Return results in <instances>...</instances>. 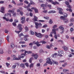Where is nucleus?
Segmentation results:
<instances>
[{"label":"nucleus","instance_id":"f257e3e1","mask_svg":"<svg viewBox=\"0 0 74 74\" xmlns=\"http://www.w3.org/2000/svg\"><path fill=\"white\" fill-rule=\"evenodd\" d=\"M46 63H45L44 65V66H47V63L50 65L52 64V62L51 61V60L49 58H47L46 59Z\"/></svg>","mask_w":74,"mask_h":74},{"label":"nucleus","instance_id":"f03ea898","mask_svg":"<svg viewBox=\"0 0 74 74\" xmlns=\"http://www.w3.org/2000/svg\"><path fill=\"white\" fill-rule=\"evenodd\" d=\"M19 31H15V32H16V33H18V34H19L20 32H21L22 31V30H23V28L22 27V25L21 24H19L18 25V26Z\"/></svg>","mask_w":74,"mask_h":74},{"label":"nucleus","instance_id":"7ed1b4c3","mask_svg":"<svg viewBox=\"0 0 74 74\" xmlns=\"http://www.w3.org/2000/svg\"><path fill=\"white\" fill-rule=\"evenodd\" d=\"M11 57H12V58H13L14 60H21V56L20 55H19L18 56V58H16V56H15L13 54L11 55Z\"/></svg>","mask_w":74,"mask_h":74},{"label":"nucleus","instance_id":"20e7f679","mask_svg":"<svg viewBox=\"0 0 74 74\" xmlns=\"http://www.w3.org/2000/svg\"><path fill=\"white\" fill-rule=\"evenodd\" d=\"M60 19L61 20H63L64 23H68L69 20L65 18L63 16H61L60 17Z\"/></svg>","mask_w":74,"mask_h":74},{"label":"nucleus","instance_id":"39448f33","mask_svg":"<svg viewBox=\"0 0 74 74\" xmlns=\"http://www.w3.org/2000/svg\"><path fill=\"white\" fill-rule=\"evenodd\" d=\"M35 24L36 29H38V27L40 28L42 26V24L41 23H38L36 22Z\"/></svg>","mask_w":74,"mask_h":74},{"label":"nucleus","instance_id":"423d86ee","mask_svg":"<svg viewBox=\"0 0 74 74\" xmlns=\"http://www.w3.org/2000/svg\"><path fill=\"white\" fill-rule=\"evenodd\" d=\"M65 3L66 4V5L67 7L68 8H71V6L69 5L70 3H69V2L67 1H66Z\"/></svg>","mask_w":74,"mask_h":74},{"label":"nucleus","instance_id":"0eeeda50","mask_svg":"<svg viewBox=\"0 0 74 74\" xmlns=\"http://www.w3.org/2000/svg\"><path fill=\"white\" fill-rule=\"evenodd\" d=\"M35 36H36L37 37L39 38H41L42 34H41L40 33L38 34V33L35 32Z\"/></svg>","mask_w":74,"mask_h":74},{"label":"nucleus","instance_id":"6e6552de","mask_svg":"<svg viewBox=\"0 0 74 74\" xmlns=\"http://www.w3.org/2000/svg\"><path fill=\"white\" fill-rule=\"evenodd\" d=\"M52 31L53 32V34H55L54 35L55 38V39H58V36L56 35V31H55V30L52 29Z\"/></svg>","mask_w":74,"mask_h":74},{"label":"nucleus","instance_id":"1a4fd4ad","mask_svg":"<svg viewBox=\"0 0 74 74\" xmlns=\"http://www.w3.org/2000/svg\"><path fill=\"white\" fill-rule=\"evenodd\" d=\"M57 9L58 11H59V13L60 14H63V12H62V11H63V9L61 8H58Z\"/></svg>","mask_w":74,"mask_h":74},{"label":"nucleus","instance_id":"9d476101","mask_svg":"<svg viewBox=\"0 0 74 74\" xmlns=\"http://www.w3.org/2000/svg\"><path fill=\"white\" fill-rule=\"evenodd\" d=\"M32 56H34V58L36 60L37 59V58H38V56L37 55V54H34L33 53L32 55Z\"/></svg>","mask_w":74,"mask_h":74},{"label":"nucleus","instance_id":"9b49d317","mask_svg":"<svg viewBox=\"0 0 74 74\" xmlns=\"http://www.w3.org/2000/svg\"><path fill=\"white\" fill-rule=\"evenodd\" d=\"M29 37V36L27 35H26L24 36V40H25V41H27V40H28V39L27 38V37Z\"/></svg>","mask_w":74,"mask_h":74},{"label":"nucleus","instance_id":"f8f14e48","mask_svg":"<svg viewBox=\"0 0 74 74\" xmlns=\"http://www.w3.org/2000/svg\"><path fill=\"white\" fill-rule=\"evenodd\" d=\"M63 51H58V55L60 56H63L62 55V54H63Z\"/></svg>","mask_w":74,"mask_h":74},{"label":"nucleus","instance_id":"ddd939ff","mask_svg":"<svg viewBox=\"0 0 74 74\" xmlns=\"http://www.w3.org/2000/svg\"><path fill=\"white\" fill-rule=\"evenodd\" d=\"M59 29H61L62 30V32H60V34H63L64 33V27H62V26H60L59 27Z\"/></svg>","mask_w":74,"mask_h":74},{"label":"nucleus","instance_id":"4468645a","mask_svg":"<svg viewBox=\"0 0 74 74\" xmlns=\"http://www.w3.org/2000/svg\"><path fill=\"white\" fill-rule=\"evenodd\" d=\"M15 8H13L12 10H9L8 11V12H11L12 14H14V11L15 10Z\"/></svg>","mask_w":74,"mask_h":74},{"label":"nucleus","instance_id":"2eb2a0df","mask_svg":"<svg viewBox=\"0 0 74 74\" xmlns=\"http://www.w3.org/2000/svg\"><path fill=\"white\" fill-rule=\"evenodd\" d=\"M52 62L53 64H55L56 65H58V64H59L58 62L54 60H52Z\"/></svg>","mask_w":74,"mask_h":74},{"label":"nucleus","instance_id":"dca6fc26","mask_svg":"<svg viewBox=\"0 0 74 74\" xmlns=\"http://www.w3.org/2000/svg\"><path fill=\"white\" fill-rule=\"evenodd\" d=\"M34 18H33L32 20L33 21H38L37 19H38V18L36 17V16H34Z\"/></svg>","mask_w":74,"mask_h":74},{"label":"nucleus","instance_id":"f3484780","mask_svg":"<svg viewBox=\"0 0 74 74\" xmlns=\"http://www.w3.org/2000/svg\"><path fill=\"white\" fill-rule=\"evenodd\" d=\"M52 45H50V46L49 45H47L46 46V48H47V49H51V48L52 47Z\"/></svg>","mask_w":74,"mask_h":74},{"label":"nucleus","instance_id":"a211bd4d","mask_svg":"<svg viewBox=\"0 0 74 74\" xmlns=\"http://www.w3.org/2000/svg\"><path fill=\"white\" fill-rule=\"evenodd\" d=\"M62 48L64 49L65 51H67V50L68 49V48L67 47L64 46L62 47Z\"/></svg>","mask_w":74,"mask_h":74},{"label":"nucleus","instance_id":"6ab92c4d","mask_svg":"<svg viewBox=\"0 0 74 74\" xmlns=\"http://www.w3.org/2000/svg\"><path fill=\"white\" fill-rule=\"evenodd\" d=\"M10 46L11 48L13 49L14 48V47H15V45H14V43H12L10 44Z\"/></svg>","mask_w":74,"mask_h":74},{"label":"nucleus","instance_id":"aec40b11","mask_svg":"<svg viewBox=\"0 0 74 74\" xmlns=\"http://www.w3.org/2000/svg\"><path fill=\"white\" fill-rule=\"evenodd\" d=\"M20 67H22L23 69H24L25 67V64L22 63L20 65Z\"/></svg>","mask_w":74,"mask_h":74},{"label":"nucleus","instance_id":"412c9836","mask_svg":"<svg viewBox=\"0 0 74 74\" xmlns=\"http://www.w3.org/2000/svg\"><path fill=\"white\" fill-rule=\"evenodd\" d=\"M52 4H54V5H55V4H59V3L58 2L56 1L55 2H54L53 1Z\"/></svg>","mask_w":74,"mask_h":74},{"label":"nucleus","instance_id":"4be33fe9","mask_svg":"<svg viewBox=\"0 0 74 74\" xmlns=\"http://www.w3.org/2000/svg\"><path fill=\"white\" fill-rule=\"evenodd\" d=\"M1 12H2V13H3V12L5 8L4 7H2L1 8Z\"/></svg>","mask_w":74,"mask_h":74},{"label":"nucleus","instance_id":"5701e85b","mask_svg":"<svg viewBox=\"0 0 74 74\" xmlns=\"http://www.w3.org/2000/svg\"><path fill=\"white\" fill-rule=\"evenodd\" d=\"M8 15L10 17H11V14L10 13H7V14H5L6 16H8Z\"/></svg>","mask_w":74,"mask_h":74},{"label":"nucleus","instance_id":"b1692460","mask_svg":"<svg viewBox=\"0 0 74 74\" xmlns=\"http://www.w3.org/2000/svg\"><path fill=\"white\" fill-rule=\"evenodd\" d=\"M56 12V11H53V10H51L49 11V13H55Z\"/></svg>","mask_w":74,"mask_h":74},{"label":"nucleus","instance_id":"393cba45","mask_svg":"<svg viewBox=\"0 0 74 74\" xmlns=\"http://www.w3.org/2000/svg\"><path fill=\"white\" fill-rule=\"evenodd\" d=\"M3 50L1 49H0V54H3Z\"/></svg>","mask_w":74,"mask_h":74},{"label":"nucleus","instance_id":"a878e982","mask_svg":"<svg viewBox=\"0 0 74 74\" xmlns=\"http://www.w3.org/2000/svg\"><path fill=\"white\" fill-rule=\"evenodd\" d=\"M34 67V64L32 63L29 65V68L31 69L32 67Z\"/></svg>","mask_w":74,"mask_h":74},{"label":"nucleus","instance_id":"bb28decb","mask_svg":"<svg viewBox=\"0 0 74 74\" xmlns=\"http://www.w3.org/2000/svg\"><path fill=\"white\" fill-rule=\"evenodd\" d=\"M30 1L31 4H32V5H34V4H35V3L33 2V1L32 0H30Z\"/></svg>","mask_w":74,"mask_h":74},{"label":"nucleus","instance_id":"cd10ccee","mask_svg":"<svg viewBox=\"0 0 74 74\" xmlns=\"http://www.w3.org/2000/svg\"><path fill=\"white\" fill-rule=\"evenodd\" d=\"M3 39L2 38H0V46L1 45V43H2V41H3Z\"/></svg>","mask_w":74,"mask_h":74},{"label":"nucleus","instance_id":"c85d7f7f","mask_svg":"<svg viewBox=\"0 0 74 74\" xmlns=\"http://www.w3.org/2000/svg\"><path fill=\"white\" fill-rule=\"evenodd\" d=\"M64 16L65 18H67V16H68V14L66 13H65L64 14Z\"/></svg>","mask_w":74,"mask_h":74},{"label":"nucleus","instance_id":"c756f323","mask_svg":"<svg viewBox=\"0 0 74 74\" xmlns=\"http://www.w3.org/2000/svg\"><path fill=\"white\" fill-rule=\"evenodd\" d=\"M35 13H38V10L37 8H35L34 10Z\"/></svg>","mask_w":74,"mask_h":74},{"label":"nucleus","instance_id":"7c9ffc66","mask_svg":"<svg viewBox=\"0 0 74 74\" xmlns=\"http://www.w3.org/2000/svg\"><path fill=\"white\" fill-rule=\"evenodd\" d=\"M10 38V36H8L7 37V40L8 41V42H10V41H9V38Z\"/></svg>","mask_w":74,"mask_h":74},{"label":"nucleus","instance_id":"2f4dec72","mask_svg":"<svg viewBox=\"0 0 74 74\" xmlns=\"http://www.w3.org/2000/svg\"><path fill=\"white\" fill-rule=\"evenodd\" d=\"M43 52H44V51H43V50L42 49H40L39 51V53H42Z\"/></svg>","mask_w":74,"mask_h":74},{"label":"nucleus","instance_id":"473e14b6","mask_svg":"<svg viewBox=\"0 0 74 74\" xmlns=\"http://www.w3.org/2000/svg\"><path fill=\"white\" fill-rule=\"evenodd\" d=\"M30 33L32 35H34V34H35L34 32H33V31H30Z\"/></svg>","mask_w":74,"mask_h":74},{"label":"nucleus","instance_id":"72a5a7b5","mask_svg":"<svg viewBox=\"0 0 74 74\" xmlns=\"http://www.w3.org/2000/svg\"><path fill=\"white\" fill-rule=\"evenodd\" d=\"M21 20L23 21H24L25 20V17H23L21 18Z\"/></svg>","mask_w":74,"mask_h":74},{"label":"nucleus","instance_id":"f704fd0d","mask_svg":"<svg viewBox=\"0 0 74 74\" xmlns=\"http://www.w3.org/2000/svg\"><path fill=\"white\" fill-rule=\"evenodd\" d=\"M19 43L20 44H25V42L20 41Z\"/></svg>","mask_w":74,"mask_h":74},{"label":"nucleus","instance_id":"c9c22d12","mask_svg":"<svg viewBox=\"0 0 74 74\" xmlns=\"http://www.w3.org/2000/svg\"><path fill=\"white\" fill-rule=\"evenodd\" d=\"M32 59H33V58L32 57H31L30 58L29 60V62H30L31 63H32Z\"/></svg>","mask_w":74,"mask_h":74},{"label":"nucleus","instance_id":"e433bc0d","mask_svg":"<svg viewBox=\"0 0 74 74\" xmlns=\"http://www.w3.org/2000/svg\"><path fill=\"white\" fill-rule=\"evenodd\" d=\"M25 30L26 31H28L29 30V28L27 26L25 27Z\"/></svg>","mask_w":74,"mask_h":74},{"label":"nucleus","instance_id":"4c0bfd02","mask_svg":"<svg viewBox=\"0 0 74 74\" xmlns=\"http://www.w3.org/2000/svg\"><path fill=\"white\" fill-rule=\"evenodd\" d=\"M6 65L7 67H9V66L10 65V64L8 63H6Z\"/></svg>","mask_w":74,"mask_h":74},{"label":"nucleus","instance_id":"58836bf2","mask_svg":"<svg viewBox=\"0 0 74 74\" xmlns=\"http://www.w3.org/2000/svg\"><path fill=\"white\" fill-rule=\"evenodd\" d=\"M47 2H50V3H52V1H53L52 0H46Z\"/></svg>","mask_w":74,"mask_h":74},{"label":"nucleus","instance_id":"ea45409f","mask_svg":"<svg viewBox=\"0 0 74 74\" xmlns=\"http://www.w3.org/2000/svg\"><path fill=\"white\" fill-rule=\"evenodd\" d=\"M74 19L73 18H71L70 20V22H74Z\"/></svg>","mask_w":74,"mask_h":74},{"label":"nucleus","instance_id":"a19ab883","mask_svg":"<svg viewBox=\"0 0 74 74\" xmlns=\"http://www.w3.org/2000/svg\"><path fill=\"white\" fill-rule=\"evenodd\" d=\"M53 23V22L52 21V19H50L49 21V23L50 24H52Z\"/></svg>","mask_w":74,"mask_h":74},{"label":"nucleus","instance_id":"79ce46f5","mask_svg":"<svg viewBox=\"0 0 74 74\" xmlns=\"http://www.w3.org/2000/svg\"><path fill=\"white\" fill-rule=\"evenodd\" d=\"M41 42H42V44H46L47 43V42H45L44 41H41Z\"/></svg>","mask_w":74,"mask_h":74},{"label":"nucleus","instance_id":"37998d69","mask_svg":"<svg viewBox=\"0 0 74 74\" xmlns=\"http://www.w3.org/2000/svg\"><path fill=\"white\" fill-rule=\"evenodd\" d=\"M24 36L23 34L21 33L20 34H19L18 35V36H19V37H21V36Z\"/></svg>","mask_w":74,"mask_h":74},{"label":"nucleus","instance_id":"c03bdc74","mask_svg":"<svg viewBox=\"0 0 74 74\" xmlns=\"http://www.w3.org/2000/svg\"><path fill=\"white\" fill-rule=\"evenodd\" d=\"M16 65H13L12 67V68L14 69H15V68L16 67Z\"/></svg>","mask_w":74,"mask_h":74},{"label":"nucleus","instance_id":"a18cd8bd","mask_svg":"<svg viewBox=\"0 0 74 74\" xmlns=\"http://www.w3.org/2000/svg\"><path fill=\"white\" fill-rule=\"evenodd\" d=\"M22 55H23V56H22L21 57V58H25V55L24 54H21V56H22Z\"/></svg>","mask_w":74,"mask_h":74},{"label":"nucleus","instance_id":"49530a36","mask_svg":"<svg viewBox=\"0 0 74 74\" xmlns=\"http://www.w3.org/2000/svg\"><path fill=\"white\" fill-rule=\"evenodd\" d=\"M45 6V5L42 4L41 5V7H44Z\"/></svg>","mask_w":74,"mask_h":74},{"label":"nucleus","instance_id":"de8ad7c7","mask_svg":"<svg viewBox=\"0 0 74 74\" xmlns=\"http://www.w3.org/2000/svg\"><path fill=\"white\" fill-rule=\"evenodd\" d=\"M27 10H28V11H30V12H33V10H31V9H29V8H27Z\"/></svg>","mask_w":74,"mask_h":74},{"label":"nucleus","instance_id":"09e8293b","mask_svg":"<svg viewBox=\"0 0 74 74\" xmlns=\"http://www.w3.org/2000/svg\"><path fill=\"white\" fill-rule=\"evenodd\" d=\"M20 14L21 15V16H22V15H23V12L21 11L20 12Z\"/></svg>","mask_w":74,"mask_h":74},{"label":"nucleus","instance_id":"8fccbe9b","mask_svg":"<svg viewBox=\"0 0 74 74\" xmlns=\"http://www.w3.org/2000/svg\"><path fill=\"white\" fill-rule=\"evenodd\" d=\"M29 15L30 16L32 17L33 16V13L32 12H30L29 13Z\"/></svg>","mask_w":74,"mask_h":74},{"label":"nucleus","instance_id":"3c124183","mask_svg":"<svg viewBox=\"0 0 74 74\" xmlns=\"http://www.w3.org/2000/svg\"><path fill=\"white\" fill-rule=\"evenodd\" d=\"M12 25L14 26H16V23H13Z\"/></svg>","mask_w":74,"mask_h":74},{"label":"nucleus","instance_id":"603ef678","mask_svg":"<svg viewBox=\"0 0 74 74\" xmlns=\"http://www.w3.org/2000/svg\"><path fill=\"white\" fill-rule=\"evenodd\" d=\"M0 73H3V74H5V71H0Z\"/></svg>","mask_w":74,"mask_h":74},{"label":"nucleus","instance_id":"864d4df0","mask_svg":"<svg viewBox=\"0 0 74 74\" xmlns=\"http://www.w3.org/2000/svg\"><path fill=\"white\" fill-rule=\"evenodd\" d=\"M25 65H26V66L27 67H29V64H28V63H25Z\"/></svg>","mask_w":74,"mask_h":74},{"label":"nucleus","instance_id":"5fc2aeb1","mask_svg":"<svg viewBox=\"0 0 74 74\" xmlns=\"http://www.w3.org/2000/svg\"><path fill=\"white\" fill-rule=\"evenodd\" d=\"M57 27V25H55L53 27V29H55L56 27Z\"/></svg>","mask_w":74,"mask_h":74},{"label":"nucleus","instance_id":"6e6d98bb","mask_svg":"<svg viewBox=\"0 0 74 74\" xmlns=\"http://www.w3.org/2000/svg\"><path fill=\"white\" fill-rule=\"evenodd\" d=\"M44 18L45 19H49V17H44Z\"/></svg>","mask_w":74,"mask_h":74},{"label":"nucleus","instance_id":"4d7b16f0","mask_svg":"<svg viewBox=\"0 0 74 74\" xmlns=\"http://www.w3.org/2000/svg\"><path fill=\"white\" fill-rule=\"evenodd\" d=\"M47 6L48 7H49V8H51V7H52L51 5H48Z\"/></svg>","mask_w":74,"mask_h":74},{"label":"nucleus","instance_id":"13d9d810","mask_svg":"<svg viewBox=\"0 0 74 74\" xmlns=\"http://www.w3.org/2000/svg\"><path fill=\"white\" fill-rule=\"evenodd\" d=\"M40 63H38L36 65V66L37 67H40Z\"/></svg>","mask_w":74,"mask_h":74},{"label":"nucleus","instance_id":"bf43d9fd","mask_svg":"<svg viewBox=\"0 0 74 74\" xmlns=\"http://www.w3.org/2000/svg\"><path fill=\"white\" fill-rule=\"evenodd\" d=\"M24 3H26V4H29V2L25 0L24 1Z\"/></svg>","mask_w":74,"mask_h":74},{"label":"nucleus","instance_id":"052dcab7","mask_svg":"<svg viewBox=\"0 0 74 74\" xmlns=\"http://www.w3.org/2000/svg\"><path fill=\"white\" fill-rule=\"evenodd\" d=\"M12 3L14 4H15V5L16 4V3H15V1L13 0H12Z\"/></svg>","mask_w":74,"mask_h":74},{"label":"nucleus","instance_id":"680f3d73","mask_svg":"<svg viewBox=\"0 0 74 74\" xmlns=\"http://www.w3.org/2000/svg\"><path fill=\"white\" fill-rule=\"evenodd\" d=\"M70 30L71 31V32H72L73 31V30H74V29H73V28H71L70 29Z\"/></svg>","mask_w":74,"mask_h":74},{"label":"nucleus","instance_id":"e2e57ef3","mask_svg":"<svg viewBox=\"0 0 74 74\" xmlns=\"http://www.w3.org/2000/svg\"><path fill=\"white\" fill-rule=\"evenodd\" d=\"M21 47H27V45H21Z\"/></svg>","mask_w":74,"mask_h":74},{"label":"nucleus","instance_id":"0e129e2a","mask_svg":"<svg viewBox=\"0 0 74 74\" xmlns=\"http://www.w3.org/2000/svg\"><path fill=\"white\" fill-rule=\"evenodd\" d=\"M39 43H40L39 42H38V41H37L35 43V44H36V45H38V44H39Z\"/></svg>","mask_w":74,"mask_h":74},{"label":"nucleus","instance_id":"69168bd1","mask_svg":"<svg viewBox=\"0 0 74 74\" xmlns=\"http://www.w3.org/2000/svg\"><path fill=\"white\" fill-rule=\"evenodd\" d=\"M45 38H48V36L47 35H46L45 36Z\"/></svg>","mask_w":74,"mask_h":74},{"label":"nucleus","instance_id":"338daca9","mask_svg":"<svg viewBox=\"0 0 74 74\" xmlns=\"http://www.w3.org/2000/svg\"><path fill=\"white\" fill-rule=\"evenodd\" d=\"M53 32L51 33L49 35L50 36H51V37H52L53 36H52V34H53Z\"/></svg>","mask_w":74,"mask_h":74},{"label":"nucleus","instance_id":"774afa93","mask_svg":"<svg viewBox=\"0 0 74 74\" xmlns=\"http://www.w3.org/2000/svg\"><path fill=\"white\" fill-rule=\"evenodd\" d=\"M15 64H16V66H19L20 64L19 63L17 62V63H15Z\"/></svg>","mask_w":74,"mask_h":74}]
</instances>
